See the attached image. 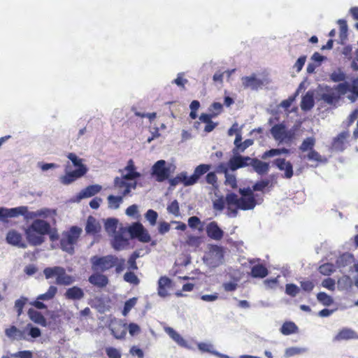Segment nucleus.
I'll return each instance as SVG.
<instances>
[{
  "label": "nucleus",
  "mask_w": 358,
  "mask_h": 358,
  "mask_svg": "<svg viewBox=\"0 0 358 358\" xmlns=\"http://www.w3.org/2000/svg\"><path fill=\"white\" fill-rule=\"evenodd\" d=\"M347 85L346 82L340 83L334 87L320 85L316 90V99L318 101L336 108L342 96L347 94Z\"/></svg>",
  "instance_id": "1"
},
{
  "label": "nucleus",
  "mask_w": 358,
  "mask_h": 358,
  "mask_svg": "<svg viewBox=\"0 0 358 358\" xmlns=\"http://www.w3.org/2000/svg\"><path fill=\"white\" fill-rule=\"evenodd\" d=\"M240 198L234 193L227 194L225 198L226 202L229 205L236 206L238 208L243 210H252L257 205L253 190L250 187L240 188Z\"/></svg>",
  "instance_id": "2"
},
{
  "label": "nucleus",
  "mask_w": 358,
  "mask_h": 358,
  "mask_svg": "<svg viewBox=\"0 0 358 358\" xmlns=\"http://www.w3.org/2000/svg\"><path fill=\"white\" fill-rule=\"evenodd\" d=\"M43 273L46 279L55 276V283L58 285L68 286L76 282L75 277L67 274L65 268L62 266L46 267Z\"/></svg>",
  "instance_id": "3"
},
{
  "label": "nucleus",
  "mask_w": 358,
  "mask_h": 358,
  "mask_svg": "<svg viewBox=\"0 0 358 358\" xmlns=\"http://www.w3.org/2000/svg\"><path fill=\"white\" fill-rule=\"evenodd\" d=\"M81 232L82 229L76 226H73L69 231L64 232L60 240L62 250L69 254H73L74 252V245L76 244Z\"/></svg>",
  "instance_id": "4"
},
{
  "label": "nucleus",
  "mask_w": 358,
  "mask_h": 358,
  "mask_svg": "<svg viewBox=\"0 0 358 358\" xmlns=\"http://www.w3.org/2000/svg\"><path fill=\"white\" fill-rule=\"evenodd\" d=\"M116 256L108 255L105 256L94 255L90 257L91 268L94 272L104 273L114 268Z\"/></svg>",
  "instance_id": "5"
},
{
  "label": "nucleus",
  "mask_w": 358,
  "mask_h": 358,
  "mask_svg": "<svg viewBox=\"0 0 358 358\" xmlns=\"http://www.w3.org/2000/svg\"><path fill=\"white\" fill-rule=\"evenodd\" d=\"M270 131L273 138L279 143L289 144L295 136V131L287 129L282 123L275 124L271 127Z\"/></svg>",
  "instance_id": "6"
},
{
  "label": "nucleus",
  "mask_w": 358,
  "mask_h": 358,
  "mask_svg": "<svg viewBox=\"0 0 358 358\" xmlns=\"http://www.w3.org/2000/svg\"><path fill=\"white\" fill-rule=\"evenodd\" d=\"M171 166L165 160H158L152 166L151 174L156 177L157 182H162L169 178L171 173Z\"/></svg>",
  "instance_id": "7"
},
{
  "label": "nucleus",
  "mask_w": 358,
  "mask_h": 358,
  "mask_svg": "<svg viewBox=\"0 0 358 358\" xmlns=\"http://www.w3.org/2000/svg\"><path fill=\"white\" fill-rule=\"evenodd\" d=\"M205 263L213 268L222 264L224 262V251L222 247L211 245L207 257L203 258Z\"/></svg>",
  "instance_id": "8"
},
{
  "label": "nucleus",
  "mask_w": 358,
  "mask_h": 358,
  "mask_svg": "<svg viewBox=\"0 0 358 358\" xmlns=\"http://www.w3.org/2000/svg\"><path fill=\"white\" fill-rule=\"evenodd\" d=\"M127 232L129 234L131 239L137 238L142 243H148L151 240L148 230L138 222H134L129 225L127 227Z\"/></svg>",
  "instance_id": "9"
},
{
  "label": "nucleus",
  "mask_w": 358,
  "mask_h": 358,
  "mask_svg": "<svg viewBox=\"0 0 358 358\" xmlns=\"http://www.w3.org/2000/svg\"><path fill=\"white\" fill-rule=\"evenodd\" d=\"M232 153L233 156L228 162V166L231 171H235L238 169L250 166L252 161L250 157L241 155V152H236V149H233Z\"/></svg>",
  "instance_id": "10"
},
{
  "label": "nucleus",
  "mask_w": 358,
  "mask_h": 358,
  "mask_svg": "<svg viewBox=\"0 0 358 358\" xmlns=\"http://www.w3.org/2000/svg\"><path fill=\"white\" fill-rule=\"evenodd\" d=\"M355 258L354 255L350 252H344L337 257L336 260V266L339 269L340 272L345 273L352 271V265Z\"/></svg>",
  "instance_id": "11"
},
{
  "label": "nucleus",
  "mask_w": 358,
  "mask_h": 358,
  "mask_svg": "<svg viewBox=\"0 0 358 358\" xmlns=\"http://www.w3.org/2000/svg\"><path fill=\"white\" fill-rule=\"evenodd\" d=\"M127 232V228H122L114 235L111 244L115 250H122L129 245V238L125 236Z\"/></svg>",
  "instance_id": "12"
},
{
  "label": "nucleus",
  "mask_w": 358,
  "mask_h": 358,
  "mask_svg": "<svg viewBox=\"0 0 358 358\" xmlns=\"http://www.w3.org/2000/svg\"><path fill=\"white\" fill-rule=\"evenodd\" d=\"M242 85L245 89L257 91L265 85V80L258 78L255 74L241 78Z\"/></svg>",
  "instance_id": "13"
},
{
  "label": "nucleus",
  "mask_w": 358,
  "mask_h": 358,
  "mask_svg": "<svg viewBox=\"0 0 358 358\" xmlns=\"http://www.w3.org/2000/svg\"><path fill=\"white\" fill-rule=\"evenodd\" d=\"M87 172V169L82 167L75 171H69L66 170V174L60 178V181L64 185H70L77 179L83 176Z\"/></svg>",
  "instance_id": "14"
},
{
  "label": "nucleus",
  "mask_w": 358,
  "mask_h": 358,
  "mask_svg": "<svg viewBox=\"0 0 358 358\" xmlns=\"http://www.w3.org/2000/svg\"><path fill=\"white\" fill-rule=\"evenodd\" d=\"M26 211V206L6 208L0 207V221L5 222L8 217H17Z\"/></svg>",
  "instance_id": "15"
},
{
  "label": "nucleus",
  "mask_w": 358,
  "mask_h": 358,
  "mask_svg": "<svg viewBox=\"0 0 358 358\" xmlns=\"http://www.w3.org/2000/svg\"><path fill=\"white\" fill-rule=\"evenodd\" d=\"M208 237L215 241H220L223 238L224 231L215 221L208 223L206 228Z\"/></svg>",
  "instance_id": "16"
},
{
  "label": "nucleus",
  "mask_w": 358,
  "mask_h": 358,
  "mask_svg": "<svg viewBox=\"0 0 358 358\" xmlns=\"http://www.w3.org/2000/svg\"><path fill=\"white\" fill-rule=\"evenodd\" d=\"M102 189L99 185H92L82 189L76 196V201L79 202L82 199H87L98 194Z\"/></svg>",
  "instance_id": "17"
},
{
  "label": "nucleus",
  "mask_w": 358,
  "mask_h": 358,
  "mask_svg": "<svg viewBox=\"0 0 358 358\" xmlns=\"http://www.w3.org/2000/svg\"><path fill=\"white\" fill-rule=\"evenodd\" d=\"M101 272H94L88 278L90 283L98 288L102 289L108 284V278Z\"/></svg>",
  "instance_id": "18"
},
{
  "label": "nucleus",
  "mask_w": 358,
  "mask_h": 358,
  "mask_svg": "<svg viewBox=\"0 0 358 358\" xmlns=\"http://www.w3.org/2000/svg\"><path fill=\"white\" fill-rule=\"evenodd\" d=\"M25 235L28 242L34 246L41 245L45 241L43 235L36 231H33L29 227L25 229Z\"/></svg>",
  "instance_id": "19"
},
{
  "label": "nucleus",
  "mask_w": 358,
  "mask_h": 358,
  "mask_svg": "<svg viewBox=\"0 0 358 358\" xmlns=\"http://www.w3.org/2000/svg\"><path fill=\"white\" fill-rule=\"evenodd\" d=\"M28 227L44 236V235L50 233V224L43 220L36 219Z\"/></svg>",
  "instance_id": "20"
},
{
  "label": "nucleus",
  "mask_w": 358,
  "mask_h": 358,
  "mask_svg": "<svg viewBox=\"0 0 358 358\" xmlns=\"http://www.w3.org/2000/svg\"><path fill=\"white\" fill-rule=\"evenodd\" d=\"M273 164L280 170L285 171V178H291L293 176V167L289 162L285 159L278 158L273 161Z\"/></svg>",
  "instance_id": "21"
},
{
  "label": "nucleus",
  "mask_w": 358,
  "mask_h": 358,
  "mask_svg": "<svg viewBox=\"0 0 358 358\" xmlns=\"http://www.w3.org/2000/svg\"><path fill=\"white\" fill-rule=\"evenodd\" d=\"M250 166L253 170L259 175L263 176L266 174L269 171V164L262 162L257 158H251Z\"/></svg>",
  "instance_id": "22"
},
{
  "label": "nucleus",
  "mask_w": 358,
  "mask_h": 358,
  "mask_svg": "<svg viewBox=\"0 0 358 358\" xmlns=\"http://www.w3.org/2000/svg\"><path fill=\"white\" fill-rule=\"evenodd\" d=\"M22 235L14 230L8 231L6 236V241L9 244L20 248H26L27 245L22 242Z\"/></svg>",
  "instance_id": "23"
},
{
  "label": "nucleus",
  "mask_w": 358,
  "mask_h": 358,
  "mask_svg": "<svg viewBox=\"0 0 358 358\" xmlns=\"http://www.w3.org/2000/svg\"><path fill=\"white\" fill-rule=\"evenodd\" d=\"M348 136L349 134L347 131L340 133L333 140L332 149L337 152L343 151L345 149V143Z\"/></svg>",
  "instance_id": "24"
},
{
  "label": "nucleus",
  "mask_w": 358,
  "mask_h": 358,
  "mask_svg": "<svg viewBox=\"0 0 358 358\" xmlns=\"http://www.w3.org/2000/svg\"><path fill=\"white\" fill-rule=\"evenodd\" d=\"M164 331L180 346L189 348L187 341L185 340L176 330L172 327H166Z\"/></svg>",
  "instance_id": "25"
},
{
  "label": "nucleus",
  "mask_w": 358,
  "mask_h": 358,
  "mask_svg": "<svg viewBox=\"0 0 358 358\" xmlns=\"http://www.w3.org/2000/svg\"><path fill=\"white\" fill-rule=\"evenodd\" d=\"M64 296L66 299L70 300H80L85 296V293L80 287L73 286L66 290Z\"/></svg>",
  "instance_id": "26"
},
{
  "label": "nucleus",
  "mask_w": 358,
  "mask_h": 358,
  "mask_svg": "<svg viewBox=\"0 0 358 358\" xmlns=\"http://www.w3.org/2000/svg\"><path fill=\"white\" fill-rule=\"evenodd\" d=\"M346 83L348 85L347 93L350 92V94L347 95V99L350 100V102L354 103L358 99V77L353 79L351 84L348 82H346Z\"/></svg>",
  "instance_id": "27"
},
{
  "label": "nucleus",
  "mask_w": 358,
  "mask_h": 358,
  "mask_svg": "<svg viewBox=\"0 0 358 358\" xmlns=\"http://www.w3.org/2000/svg\"><path fill=\"white\" fill-rule=\"evenodd\" d=\"M27 315L29 319L34 323L44 327L48 326L46 319L40 312H38L33 308H30L28 310Z\"/></svg>",
  "instance_id": "28"
},
{
  "label": "nucleus",
  "mask_w": 358,
  "mask_h": 358,
  "mask_svg": "<svg viewBox=\"0 0 358 358\" xmlns=\"http://www.w3.org/2000/svg\"><path fill=\"white\" fill-rule=\"evenodd\" d=\"M349 339H358V334L354 330L348 328L341 329L334 338L336 341Z\"/></svg>",
  "instance_id": "29"
},
{
  "label": "nucleus",
  "mask_w": 358,
  "mask_h": 358,
  "mask_svg": "<svg viewBox=\"0 0 358 358\" xmlns=\"http://www.w3.org/2000/svg\"><path fill=\"white\" fill-rule=\"evenodd\" d=\"M313 92L308 91L306 94L302 97L301 102V110L307 111L310 110L314 106Z\"/></svg>",
  "instance_id": "30"
},
{
  "label": "nucleus",
  "mask_w": 358,
  "mask_h": 358,
  "mask_svg": "<svg viewBox=\"0 0 358 358\" xmlns=\"http://www.w3.org/2000/svg\"><path fill=\"white\" fill-rule=\"evenodd\" d=\"M211 168V165L202 164L196 166L194 169V173L192 175V182H197L200 177L207 173Z\"/></svg>",
  "instance_id": "31"
},
{
  "label": "nucleus",
  "mask_w": 358,
  "mask_h": 358,
  "mask_svg": "<svg viewBox=\"0 0 358 358\" xmlns=\"http://www.w3.org/2000/svg\"><path fill=\"white\" fill-rule=\"evenodd\" d=\"M100 228V224L94 217H88L85 226V231L87 234L97 233Z\"/></svg>",
  "instance_id": "32"
},
{
  "label": "nucleus",
  "mask_w": 358,
  "mask_h": 358,
  "mask_svg": "<svg viewBox=\"0 0 358 358\" xmlns=\"http://www.w3.org/2000/svg\"><path fill=\"white\" fill-rule=\"evenodd\" d=\"M352 286V280L348 275H343L338 279L337 287L339 290H347Z\"/></svg>",
  "instance_id": "33"
},
{
  "label": "nucleus",
  "mask_w": 358,
  "mask_h": 358,
  "mask_svg": "<svg viewBox=\"0 0 358 358\" xmlns=\"http://www.w3.org/2000/svg\"><path fill=\"white\" fill-rule=\"evenodd\" d=\"M268 274V269L262 264L255 265L251 269V275L253 278H264Z\"/></svg>",
  "instance_id": "34"
},
{
  "label": "nucleus",
  "mask_w": 358,
  "mask_h": 358,
  "mask_svg": "<svg viewBox=\"0 0 358 358\" xmlns=\"http://www.w3.org/2000/svg\"><path fill=\"white\" fill-rule=\"evenodd\" d=\"M118 220L114 217H110L105 220L104 227L108 234H113L116 232Z\"/></svg>",
  "instance_id": "35"
},
{
  "label": "nucleus",
  "mask_w": 358,
  "mask_h": 358,
  "mask_svg": "<svg viewBox=\"0 0 358 358\" xmlns=\"http://www.w3.org/2000/svg\"><path fill=\"white\" fill-rule=\"evenodd\" d=\"M123 195L120 196H114L109 195L107 197L108 208L111 209H117L119 208L120 204L123 201Z\"/></svg>",
  "instance_id": "36"
},
{
  "label": "nucleus",
  "mask_w": 358,
  "mask_h": 358,
  "mask_svg": "<svg viewBox=\"0 0 358 358\" xmlns=\"http://www.w3.org/2000/svg\"><path fill=\"white\" fill-rule=\"evenodd\" d=\"M57 291L58 289L57 287L51 285L45 293L39 294L37 296V299L41 301H50L55 296Z\"/></svg>",
  "instance_id": "37"
},
{
  "label": "nucleus",
  "mask_w": 358,
  "mask_h": 358,
  "mask_svg": "<svg viewBox=\"0 0 358 358\" xmlns=\"http://www.w3.org/2000/svg\"><path fill=\"white\" fill-rule=\"evenodd\" d=\"M297 330V326L292 322H285L280 328V332L285 336L296 333Z\"/></svg>",
  "instance_id": "38"
},
{
  "label": "nucleus",
  "mask_w": 358,
  "mask_h": 358,
  "mask_svg": "<svg viewBox=\"0 0 358 358\" xmlns=\"http://www.w3.org/2000/svg\"><path fill=\"white\" fill-rule=\"evenodd\" d=\"M110 331L114 337L117 339L123 338L127 334V328L125 326L117 325L112 326L110 327Z\"/></svg>",
  "instance_id": "39"
},
{
  "label": "nucleus",
  "mask_w": 358,
  "mask_h": 358,
  "mask_svg": "<svg viewBox=\"0 0 358 358\" xmlns=\"http://www.w3.org/2000/svg\"><path fill=\"white\" fill-rule=\"evenodd\" d=\"M315 144V139L313 137H308L304 139L299 147L300 150L302 152L310 151L313 150Z\"/></svg>",
  "instance_id": "40"
},
{
  "label": "nucleus",
  "mask_w": 358,
  "mask_h": 358,
  "mask_svg": "<svg viewBox=\"0 0 358 358\" xmlns=\"http://www.w3.org/2000/svg\"><path fill=\"white\" fill-rule=\"evenodd\" d=\"M317 301L323 306H329L334 303L332 297L325 292H321L317 294Z\"/></svg>",
  "instance_id": "41"
},
{
  "label": "nucleus",
  "mask_w": 358,
  "mask_h": 358,
  "mask_svg": "<svg viewBox=\"0 0 358 358\" xmlns=\"http://www.w3.org/2000/svg\"><path fill=\"white\" fill-rule=\"evenodd\" d=\"M125 170L119 169L118 172L121 173V178H124L126 181L128 180H134L141 176V174L137 171H127V173H124Z\"/></svg>",
  "instance_id": "42"
},
{
  "label": "nucleus",
  "mask_w": 358,
  "mask_h": 358,
  "mask_svg": "<svg viewBox=\"0 0 358 358\" xmlns=\"http://www.w3.org/2000/svg\"><path fill=\"white\" fill-rule=\"evenodd\" d=\"M308 349L306 348H298V347H291L288 348L285 351V357H290L294 356L296 355L302 354L306 352Z\"/></svg>",
  "instance_id": "43"
},
{
  "label": "nucleus",
  "mask_w": 358,
  "mask_h": 358,
  "mask_svg": "<svg viewBox=\"0 0 358 358\" xmlns=\"http://www.w3.org/2000/svg\"><path fill=\"white\" fill-rule=\"evenodd\" d=\"M5 334L10 339L15 340L20 338L22 335L21 331L15 326H11L5 330Z\"/></svg>",
  "instance_id": "44"
},
{
  "label": "nucleus",
  "mask_w": 358,
  "mask_h": 358,
  "mask_svg": "<svg viewBox=\"0 0 358 358\" xmlns=\"http://www.w3.org/2000/svg\"><path fill=\"white\" fill-rule=\"evenodd\" d=\"M335 266L331 263H326L319 267V271L324 275H330L336 271Z\"/></svg>",
  "instance_id": "45"
},
{
  "label": "nucleus",
  "mask_w": 358,
  "mask_h": 358,
  "mask_svg": "<svg viewBox=\"0 0 358 358\" xmlns=\"http://www.w3.org/2000/svg\"><path fill=\"white\" fill-rule=\"evenodd\" d=\"M145 217L151 226H155L158 218V213L152 209H149L145 213Z\"/></svg>",
  "instance_id": "46"
},
{
  "label": "nucleus",
  "mask_w": 358,
  "mask_h": 358,
  "mask_svg": "<svg viewBox=\"0 0 358 358\" xmlns=\"http://www.w3.org/2000/svg\"><path fill=\"white\" fill-rule=\"evenodd\" d=\"M166 209L169 213L173 214L175 217H179L180 215L179 203L177 200L173 201L168 205Z\"/></svg>",
  "instance_id": "47"
},
{
  "label": "nucleus",
  "mask_w": 358,
  "mask_h": 358,
  "mask_svg": "<svg viewBox=\"0 0 358 358\" xmlns=\"http://www.w3.org/2000/svg\"><path fill=\"white\" fill-rule=\"evenodd\" d=\"M127 186V181L121 177H115L114 179V187L120 194L122 195V191Z\"/></svg>",
  "instance_id": "48"
},
{
  "label": "nucleus",
  "mask_w": 358,
  "mask_h": 358,
  "mask_svg": "<svg viewBox=\"0 0 358 358\" xmlns=\"http://www.w3.org/2000/svg\"><path fill=\"white\" fill-rule=\"evenodd\" d=\"M67 157L71 161L73 166L77 167V169H80L82 167L87 169V166L82 163L83 159L79 158L75 153H69L67 155Z\"/></svg>",
  "instance_id": "49"
},
{
  "label": "nucleus",
  "mask_w": 358,
  "mask_h": 358,
  "mask_svg": "<svg viewBox=\"0 0 358 358\" xmlns=\"http://www.w3.org/2000/svg\"><path fill=\"white\" fill-rule=\"evenodd\" d=\"M300 292V288L293 283L287 284L285 286V293L292 296H296Z\"/></svg>",
  "instance_id": "50"
},
{
  "label": "nucleus",
  "mask_w": 358,
  "mask_h": 358,
  "mask_svg": "<svg viewBox=\"0 0 358 358\" xmlns=\"http://www.w3.org/2000/svg\"><path fill=\"white\" fill-rule=\"evenodd\" d=\"M124 280L127 282L137 285L139 284L140 280L131 271L126 272L124 275Z\"/></svg>",
  "instance_id": "51"
},
{
  "label": "nucleus",
  "mask_w": 358,
  "mask_h": 358,
  "mask_svg": "<svg viewBox=\"0 0 358 358\" xmlns=\"http://www.w3.org/2000/svg\"><path fill=\"white\" fill-rule=\"evenodd\" d=\"M180 181L181 183L184 185V186H191L194 185V182H193L192 180V176H188L187 173L185 171L181 172L180 173L178 174Z\"/></svg>",
  "instance_id": "52"
},
{
  "label": "nucleus",
  "mask_w": 358,
  "mask_h": 358,
  "mask_svg": "<svg viewBox=\"0 0 358 358\" xmlns=\"http://www.w3.org/2000/svg\"><path fill=\"white\" fill-rule=\"evenodd\" d=\"M140 257V254L138 252L135 251L129 257L127 264H128V268L131 270H136L138 269V266L136 262V260L137 258Z\"/></svg>",
  "instance_id": "53"
},
{
  "label": "nucleus",
  "mask_w": 358,
  "mask_h": 358,
  "mask_svg": "<svg viewBox=\"0 0 358 358\" xmlns=\"http://www.w3.org/2000/svg\"><path fill=\"white\" fill-rule=\"evenodd\" d=\"M27 301L28 299L24 296H21L15 301V308L17 309L18 316L22 313L23 308Z\"/></svg>",
  "instance_id": "54"
},
{
  "label": "nucleus",
  "mask_w": 358,
  "mask_h": 358,
  "mask_svg": "<svg viewBox=\"0 0 358 358\" xmlns=\"http://www.w3.org/2000/svg\"><path fill=\"white\" fill-rule=\"evenodd\" d=\"M137 302V298L134 297L129 299L124 303V308L122 310L123 315L126 316L129 312L131 310V308L136 305Z\"/></svg>",
  "instance_id": "55"
},
{
  "label": "nucleus",
  "mask_w": 358,
  "mask_h": 358,
  "mask_svg": "<svg viewBox=\"0 0 358 358\" xmlns=\"http://www.w3.org/2000/svg\"><path fill=\"white\" fill-rule=\"evenodd\" d=\"M307 158L309 161H315L317 162L326 161V159H323V157L320 155V153L315 150L314 149L311 150L308 152V154L307 155Z\"/></svg>",
  "instance_id": "56"
},
{
  "label": "nucleus",
  "mask_w": 358,
  "mask_h": 358,
  "mask_svg": "<svg viewBox=\"0 0 358 358\" xmlns=\"http://www.w3.org/2000/svg\"><path fill=\"white\" fill-rule=\"evenodd\" d=\"M114 268L117 273H122L125 268V259L124 258H119L116 256V260L115 261Z\"/></svg>",
  "instance_id": "57"
},
{
  "label": "nucleus",
  "mask_w": 358,
  "mask_h": 358,
  "mask_svg": "<svg viewBox=\"0 0 358 358\" xmlns=\"http://www.w3.org/2000/svg\"><path fill=\"white\" fill-rule=\"evenodd\" d=\"M38 217H41L43 218H47L48 217H52L55 215V210L44 208L37 210Z\"/></svg>",
  "instance_id": "58"
},
{
  "label": "nucleus",
  "mask_w": 358,
  "mask_h": 358,
  "mask_svg": "<svg viewBox=\"0 0 358 358\" xmlns=\"http://www.w3.org/2000/svg\"><path fill=\"white\" fill-rule=\"evenodd\" d=\"M300 285L301 289L306 292H310L315 287L313 282L309 280H301Z\"/></svg>",
  "instance_id": "59"
},
{
  "label": "nucleus",
  "mask_w": 358,
  "mask_h": 358,
  "mask_svg": "<svg viewBox=\"0 0 358 358\" xmlns=\"http://www.w3.org/2000/svg\"><path fill=\"white\" fill-rule=\"evenodd\" d=\"M330 78L331 80L333 81V82H335V83H337V82H345V73L341 71H334L331 75H330Z\"/></svg>",
  "instance_id": "60"
},
{
  "label": "nucleus",
  "mask_w": 358,
  "mask_h": 358,
  "mask_svg": "<svg viewBox=\"0 0 358 358\" xmlns=\"http://www.w3.org/2000/svg\"><path fill=\"white\" fill-rule=\"evenodd\" d=\"M27 328H29V335L33 338H36L41 336V331L38 327H34L31 324H27Z\"/></svg>",
  "instance_id": "61"
},
{
  "label": "nucleus",
  "mask_w": 358,
  "mask_h": 358,
  "mask_svg": "<svg viewBox=\"0 0 358 358\" xmlns=\"http://www.w3.org/2000/svg\"><path fill=\"white\" fill-rule=\"evenodd\" d=\"M106 355L109 358H121L120 352L113 347H108L106 348Z\"/></svg>",
  "instance_id": "62"
},
{
  "label": "nucleus",
  "mask_w": 358,
  "mask_h": 358,
  "mask_svg": "<svg viewBox=\"0 0 358 358\" xmlns=\"http://www.w3.org/2000/svg\"><path fill=\"white\" fill-rule=\"evenodd\" d=\"M335 280L331 278H326L322 282V286L331 291H334L335 289Z\"/></svg>",
  "instance_id": "63"
},
{
  "label": "nucleus",
  "mask_w": 358,
  "mask_h": 358,
  "mask_svg": "<svg viewBox=\"0 0 358 358\" xmlns=\"http://www.w3.org/2000/svg\"><path fill=\"white\" fill-rule=\"evenodd\" d=\"M15 358H33V353L29 350H22L12 355Z\"/></svg>",
  "instance_id": "64"
}]
</instances>
